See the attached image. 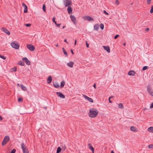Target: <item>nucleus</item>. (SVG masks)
<instances>
[{
	"label": "nucleus",
	"instance_id": "2",
	"mask_svg": "<svg viewBox=\"0 0 153 153\" xmlns=\"http://www.w3.org/2000/svg\"><path fill=\"white\" fill-rule=\"evenodd\" d=\"M21 147L23 151V153H29L28 149L27 148L25 143H22L21 145Z\"/></svg>",
	"mask_w": 153,
	"mask_h": 153
},
{
	"label": "nucleus",
	"instance_id": "20",
	"mask_svg": "<svg viewBox=\"0 0 153 153\" xmlns=\"http://www.w3.org/2000/svg\"><path fill=\"white\" fill-rule=\"evenodd\" d=\"M88 147L89 149H90L92 151V152H94V148L93 147L91 144H88Z\"/></svg>",
	"mask_w": 153,
	"mask_h": 153
},
{
	"label": "nucleus",
	"instance_id": "10",
	"mask_svg": "<svg viewBox=\"0 0 153 153\" xmlns=\"http://www.w3.org/2000/svg\"><path fill=\"white\" fill-rule=\"evenodd\" d=\"M2 30L8 35L10 34V32L5 27H3L1 28Z\"/></svg>",
	"mask_w": 153,
	"mask_h": 153
},
{
	"label": "nucleus",
	"instance_id": "8",
	"mask_svg": "<svg viewBox=\"0 0 153 153\" xmlns=\"http://www.w3.org/2000/svg\"><path fill=\"white\" fill-rule=\"evenodd\" d=\"M84 19L86 20H88L89 21H94V19L92 17L89 16H83Z\"/></svg>",
	"mask_w": 153,
	"mask_h": 153
},
{
	"label": "nucleus",
	"instance_id": "38",
	"mask_svg": "<svg viewBox=\"0 0 153 153\" xmlns=\"http://www.w3.org/2000/svg\"><path fill=\"white\" fill-rule=\"evenodd\" d=\"M149 149H153V144H151L148 146Z\"/></svg>",
	"mask_w": 153,
	"mask_h": 153
},
{
	"label": "nucleus",
	"instance_id": "34",
	"mask_svg": "<svg viewBox=\"0 0 153 153\" xmlns=\"http://www.w3.org/2000/svg\"><path fill=\"white\" fill-rule=\"evenodd\" d=\"M100 28L102 29V30H103L104 29V25H103V24L102 23H101L100 25Z\"/></svg>",
	"mask_w": 153,
	"mask_h": 153
},
{
	"label": "nucleus",
	"instance_id": "35",
	"mask_svg": "<svg viewBox=\"0 0 153 153\" xmlns=\"http://www.w3.org/2000/svg\"><path fill=\"white\" fill-rule=\"evenodd\" d=\"M0 57L4 60H5L6 59V57L0 54Z\"/></svg>",
	"mask_w": 153,
	"mask_h": 153
},
{
	"label": "nucleus",
	"instance_id": "5",
	"mask_svg": "<svg viewBox=\"0 0 153 153\" xmlns=\"http://www.w3.org/2000/svg\"><path fill=\"white\" fill-rule=\"evenodd\" d=\"M63 3L65 7L71 5L72 2L71 0H63Z\"/></svg>",
	"mask_w": 153,
	"mask_h": 153
},
{
	"label": "nucleus",
	"instance_id": "29",
	"mask_svg": "<svg viewBox=\"0 0 153 153\" xmlns=\"http://www.w3.org/2000/svg\"><path fill=\"white\" fill-rule=\"evenodd\" d=\"M65 82L64 81H62L61 82V83H60V87H61V88H62L65 85Z\"/></svg>",
	"mask_w": 153,
	"mask_h": 153
},
{
	"label": "nucleus",
	"instance_id": "16",
	"mask_svg": "<svg viewBox=\"0 0 153 153\" xmlns=\"http://www.w3.org/2000/svg\"><path fill=\"white\" fill-rule=\"evenodd\" d=\"M103 47L105 50L108 53H109L110 52V47L108 46H103Z\"/></svg>",
	"mask_w": 153,
	"mask_h": 153
},
{
	"label": "nucleus",
	"instance_id": "47",
	"mask_svg": "<svg viewBox=\"0 0 153 153\" xmlns=\"http://www.w3.org/2000/svg\"><path fill=\"white\" fill-rule=\"evenodd\" d=\"M119 1L118 0H116L115 3L116 4H119Z\"/></svg>",
	"mask_w": 153,
	"mask_h": 153
},
{
	"label": "nucleus",
	"instance_id": "56",
	"mask_svg": "<svg viewBox=\"0 0 153 153\" xmlns=\"http://www.w3.org/2000/svg\"><path fill=\"white\" fill-rule=\"evenodd\" d=\"M111 153H114V152L113 150H112L111 151Z\"/></svg>",
	"mask_w": 153,
	"mask_h": 153
},
{
	"label": "nucleus",
	"instance_id": "49",
	"mask_svg": "<svg viewBox=\"0 0 153 153\" xmlns=\"http://www.w3.org/2000/svg\"><path fill=\"white\" fill-rule=\"evenodd\" d=\"M150 108H153V102H152L151 105L150 106Z\"/></svg>",
	"mask_w": 153,
	"mask_h": 153
},
{
	"label": "nucleus",
	"instance_id": "12",
	"mask_svg": "<svg viewBox=\"0 0 153 153\" xmlns=\"http://www.w3.org/2000/svg\"><path fill=\"white\" fill-rule=\"evenodd\" d=\"M83 97L85 99H87L89 102H93V100L91 98L89 97H88V96H87L84 95H83Z\"/></svg>",
	"mask_w": 153,
	"mask_h": 153
},
{
	"label": "nucleus",
	"instance_id": "60",
	"mask_svg": "<svg viewBox=\"0 0 153 153\" xmlns=\"http://www.w3.org/2000/svg\"><path fill=\"white\" fill-rule=\"evenodd\" d=\"M44 108H45V107H44Z\"/></svg>",
	"mask_w": 153,
	"mask_h": 153
},
{
	"label": "nucleus",
	"instance_id": "50",
	"mask_svg": "<svg viewBox=\"0 0 153 153\" xmlns=\"http://www.w3.org/2000/svg\"><path fill=\"white\" fill-rule=\"evenodd\" d=\"M86 46L88 48L89 47V44L87 43V42L86 41Z\"/></svg>",
	"mask_w": 153,
	"mask_h": 153
},
{
	"label": "nucleus",
	"instance_id": "32",
	"mask_svg": "<svg viewBox=\"0 0 153 153\" xmlns=\"http://www.w3.org/2000/svg\"><path fill=\"white\" fill-rule=\"evenodd\" d=\"M148 68H149V67L148 66H144L143 67V68H142V71H144L146 70V69H148Z\"/></svg>",
	"mask_w": 153,
	"mask_h": 153
},
{
	"label": "nucleus",
	"instance_id": "23",
	"mask_svg": "<svg viewBox=\"0 0 153 153\" xmlns=\"http://www.w3.org/2000/svg\"><path fill=\"white\" fill-rule=\"evenodd\" d=\"M74 64V62H69L67 63V65L69 67L72 68L73 67Z\"/></svg>",
	"mask_w": 153,
	"mask_h": 153
},
{
	"label": "nucleus",
	"instance_id": "41",
	"mask_svg": "<svg viewBox=\"0 0 153 153\" xmlns=\"http://www.w3.org/2000/svg\"><path fill=\"white\" fill-rule=\"evenodd\" d=\"M150 12L151 13H153V6H152L151 9L150 11Z\"/></svg>",
	"mask_w": 153,
	"mask_h": 153
},
{
	"label": "nucleus",
	"instance_id": "57",
	"mask_svg": "<svg viewBox=\"0 0 153 153\" xmlns=\"http://www.w3.org/2000/svg\"><path fill=\"white\" fill-rule=\"evenodd\" d=\"M126 45V43H124L123 44V45L124 46H125Z\"/></svg>",
	"mask_w": 153,
	"mask_h": 153
},
{
	"label": "nucleus",
	"instance_id": "13",
	"mask_svg": "<svg viewBox=\"0 0 153 153\" xmlns=\"http://www.w3.org/2000/svg\"><path fill=\"white\" fill-rule=\"evenodd\" d=\"M22 6L24 8V12L25 13H27V6L24 3H22Z\"/></svg>",
	"mask_w": 153,
	"mask_h": 153
},
{
	"label": "nucleus",
	"instance_id": "36",
	"mask_svg": "<svg viewBox=\"0 0 153 153\" xmlns=\"http://www.w3.org/2000/svg\"><path fill=\"white\" fill-rule=\"evenodd\" d=\"M42 9L44 11H46V6L45 4H44L42 6Z\"/></svg>",
	"mask_w": 153,
	"mask_h": 153
},
{
	"label": "nucleus",
	"instance_id": "43",
	"mask_svg": "<svg viewBox=\"0 0 153 153\" xmlns=\"http://www.w3.org/2000/svg\"><path fill=\"white\" fill-rule=\"evenodd\" d=\"M25 25L27 27H29L31 26V24H25Z\"/></svg>",
	"mask_w": 153,
	"mask_h": 153
},
{
	"label": "nucleus",
	"instance_id": "28",
	"mask_svg": "<svg viewBox=\"0 0 153 153\" xmlns=\"http://www.w3.org/2000/svg\"><path fill=\"white\" fill-rule=\"evenodd\" d=\"M20 86L22 90L24 91H26L27 90L26 88L23 85H21Z\"/></svg>",
	"mask_w": 153,
	"mask_h": 153
},
{
	"label": "nucleus",
	"instance_id": "48",
	"mask_svg": "<svg viewBox=\"0 0 153 153\" xmlns=\"http://www.w3.org/2000/svg\"><path fill=\"white\" fill-rule=\"evenodd\" d=\"M149 30V28H146L145 29V30L146 31H148Z\"/></svg>",
	"mask_w": 153,
	"mask_h": 153
},
{
	"label": "nucleus",
	"instance_id": "44",
	"mask_svg": "<svg viewBox=\"0 0 153 153\" xmlns=\"http://www.w3.org/2000/svg\"><path fill=\"white\" fill-rule=\"evenodd\" d=\"M151 0H147V3L148 4H150L151 3Z\"/></svg>",
	"mask_w": 153,
	"mask_h": 153
},
{
	"label": "nucleus",
	"instance_id": "54",
	"mask_svg": "<svg viewBox=\"0 0 153 153\" xmlns=\"http://www.w3.org/2000/svg\"><path fill=\"white\" fill-rule=\"evenodd\" d=\"M64 41L65 42H66L67 43V44H68V43L67 42V40H66V39H64Z\"/></svg>",
	"mask_w": 153,
	"mask_h": 153
},
{
	"label": "nucleus",
	"instance_id": "14",
	"mask_svg": "<svg viewBox=\"0 0 153 153\" xmlns=\"http://www.w3.org/2000/svg\"><path fill=\"white\" fill-rule=\"evenodd\" d=\"M70 18L71 21L74 22V23H76V18L74 16L71 15L70 16Z\"/></svg>",
	"mask_w": 153,
	"mask_h": 153
},
{
	"label": "nucleus",
	"instance_id": "52",
	"mask_svg": "<svg viewBox=\"0 0 153 153\" xmlns=\"http://www.w3.org/2000/svg\"><path fill=\"white\" fill-rule=\"evenodd\" d=\"M93 87L94 88H96V84L94 83L93 85Z\"/></svg>",
	"mask_w": 153,
	"mask_h": 153
},
{
	"label": "nucleus",
	"instance_id": "1",
	"mask_svg": "<svg viewBox=\"0 0 153 153\" xmlns=\"http://www.w3.org/2000/svg\"><path fill=\"white\" fill-rule=\"evenodd\" d=\"M98 113V111L96 109L92 108L89 110L88 115L90 117L94 118L97 116Z\"/></svg>",
	"mask_w": 153,
	"mask_h": 153
},
{
	"label": "nucleus",
	"instance_id": "46",
	"mask_svg": "<svg viewBox=\"0 0 153 153\" xmlns=\"http://www.w3.org/2000/svg\"><path fill=\"white\" fill-rule=\"evenodd\" d=\"M119 36V35H118V34H117L114 37V39H116Z\"/></svg>",
	"mask_w": 153,
	"mask_h": 153
},
{
	"label": "nucleus",
	"instance_id": "37",
	"mask_svg": "<svg viewBox=\"0 0 153 153\" xmlns=\"http://www.w3.org/2000/svg\"><path fill=\"white\" fill-rule=\"evenodd\" d=\"M61 146L62 148V149L63 150H65L66 149V147L65 145L64 144H62V145H61Z\"/></svg>",
	"mask_w": 153,
	"mask_h": 153
},
{
	"label": "nucleus",
	"instance_id": "45",
	"mask_svg": "<svg viewBox=\"0 0 153 153\" xmlns=\"http://www.w3.org/2000/svg\"><path fill=\"white\" fill-rule=\"evenodd\" d=\"M103 13L105 15H108V13L105 10L103 11Z\"/></svg>",
	"mask_w": 153,
	"mask_h": 153
},
{
	"label": "nucleus",
	"instance_id": "11",
	"mask_svg": "<svg viewBox=\"0 0 153 153\" xmlns=\"http://www.w3.org/2000/svg\"><path fill=\"white\" fill-rule=\"evenodd\" d=\"M22 59L25 61L27 65H30V62L26 57L23 58Z\"/></svg>",
	"mask_w": 153,
	"mask_h": 153
},
{
	"label": "nucleus",
	"instance_id": "51",
	"mask_svg": "<svg viewBox=\"0 0 153 153\" xmlns=\"http://www.w3.org/2000/svg\"><path fill=\"white\" fill-rule=\"evenodd\" d=\"M3 120L2 117L1 115H0V120Z\"/></svg>",
	"mask_w": 153,
	"mask_h": 153
},
{
	"label": "nucleus",
	"instance_id": "26",
	"mask_svg": "<svg viewBox=\"0 0 153 153\" xmlns=\"http://www.w3.org/2000/svg\"><path fill=\"white\" fill-rule=\"evenodd\" d=\"M17 68L16 67H15L10 69V71L11 72H16L17 71Z\"/></svg>",
	"mask_w": 153,
	"mask_h": 153
},
{
	"label": "nucleus",
	"instance_id": "31",
	"mask_svg": "<svg viewBox=\"0 0 153 153\" xmlns=\"http://www.w3.org/2000/svg\"><path fill=\"white\" fill-rule=\"evenodd\" d=\"M62 148L60 147L57 148L56 151V153H59L62 150Z\"/></svg>",
	"mask_w": 153,
	"mask_h": 153
},
{
	"label": "nucleus",
	"instance_id": "19",
	"mask_svg": "<svg viewBox=\"0 0 153 153\" xmlns=\"http://www.w3.org/2000/svg\"><path fill=\"white\" fill-rule=\"evenodd\" d=\"M52 78L51 76H48L47 79V82L48 84H50L52 82Z\"/></svg>",
	"mask_w": 153,
	"mask_h": 153
},
{
	"label": "nucleus",
	"instance_id": "27",
	"mask_svg": "<svg viewBox=\"0 0 153 153\" xmlns=\"http://www.w3.org/2000/svg\"><path fill=\"white\" fill-rule=\"evenodd\" d=\"M148 131L151 132L153 133V127H151L148 128Z\"/></svg>",
	"mask_w": 153,
	"mask_h": 153
},
{
	"label": "nucleus",
	"instance_id": "17",
	"mask_svg": "<svg viewBox=\"0 0 153 153\" xmlns=\"http://www.w3.org/2000/svg\"><path fill=\"white\" fill-rule=\"evenodd\" d=\"M67 10L68 14H71L72 13V9L71 7L70 6H68L67 8Z\"/></svg>",
	"mask_w": 153,
	"mask_h": 153
},
{
	"label": "nucleus",
	"instance_id": "9",
	"mask_svg": "<svg viewBox=\"0 0 153 153\" xmlns=\"http://www.w3.org/2000/svg\"><path fill=\"white\" fill-rule=\"evenodd\" d=\"M56 95L60 98L63 99H65V96L61 92H56Z\"/></svg>",
	"mask_w": 153,
	"mask_h": 153
},
{
	"label": "nucleus",
	"instance_id": "42",
	"mask_svg": "<svg viewBox=\"0 0 153 153\" xmlns=\"http://www.w3.org/2000/svg\"><path fill=\"white\" fill-rule=\"evenodd\" d=\"M16 151V150L15 149H13L12 151H11L10 153H15Z\"/></svg>",
	"mask_w": 153,
	"mask_h": 153
},
{
	"label": "nucleus",
	"instance_id": "7",
	"mask_svg": "<svg viewBox=\"0 0 153 153\" xmlns=\"http://www.w3.org/2000/svg\"><path fill=\"white\" fill-rule=\"evenodd\" d=\"M27 49L31 51H33L35 49V47L31 44L27 45Z\"/></svg>",
	"mask_w": 153,
	"mask_h": 153
},
{
	"label": "nucleus",
	"instance_id": "40",
	"mask_svg": "<svg viewBox=\"0 0 153 153\" xmlns=\"http://www.w3.org/2000/svg\"><path fill=\"white\" fill-rule=\"evenodd\" d=\"M113 97V96H111L109 97V98H108V100H109V102L110 103H112V101L110 100V99L112 98Z\"/></svg>",
	"mask_w": 153,
	"mask_h": 153
},
{
	"label": "nucleus",
	"instance_id": "55",
	"mask_svg": "<svg viewBox=\"0 0 153 153\" xmlns=\"http://www.w3.org/2000/svg\"><path fill=\"white\" fill-rule=\"evenodd\" d=\"M76 39H75V43H74V45H76Z\"/></svg>",
	"mask_w": 153,
	"mask_h": 153
},
{
	"label": "nucleus",
	"instance_id": "21",
	"mask_svg": "<svg viewBox=\"0 0 153 153\" xmlns=\"http://www.w3.org/2000/svg\"><path fill=\"white\" fill-rule=\"evenodd\" d=\"M53 84L54 87L55 88H58L59 87V85L56 82H54L53 81Z\"/></svg>",
	"mask_w": 153,
	"mask_h": 153
},
{
	"label": "nucleus",
	"instance_id": "24",
	"mask_svg": "<svg viewBox=\"0 0 153 153\" xmlns=\"http://www.w3.org/2000/svg\"><path fill=\"white\" fill-rule=\"evenodd\" d=\"M130 130L133 131H137V129L133 126L131 127Z\"/></svg>",
	"mask_w": 153,
	"mask_h": 153
},
{
	"label": "nucleus",
	"instance_id": "53",
	"mask_svg": "<svg viewBox=\"0 0 153 153\" xmlns=\"http://www.w3.org/2000/svg\"><path fill=\"white\" fill-rule=\"evenodd\" d=\"M71 53H72V54H74V52H73V50H72V49H71Z\"/></svg>",
	"mask_w": 153,
	"mask_h": 153
},
{
	"label": "nucleus",
	"instance_id": "30",
	"mask_svg": "<svg viewBox=\"0 0 153 153\" xmlns=\"http://www.w3.org/2000/svg\"><path fill=\"white\" fill-rule=\"evenodd\" d=\"M62 50L63 51L64 53V54L65 55V56H68V53L65 50V48H62Z\"/></svg>",
	"mask_w": 153,
	"mask_h": 153
},
{
	"label": "nucleus",
	"instance_id": "3",
	"mask_svg": "<svg viewBox=\"0 0 153 153\" xmlns=\"http://www.w3.org/2000/svg\"><path fill=\"white\" fill-rule=\"evenodd\" d=\"M10 140V137L8 136H5L2 142L1 145L2 146H4Z\"/></svg>",
	"mask_w": 153,
	"mask_h": 153
},
{
	"label": "nucleus",
	"instance_id": "58",
	"mask_svg": "<svg viewBox=\"0 0 153 153\" xmlns=\"http://www.w3.org/2000/svg\"><path fill=\"white\" fill-rule=\"evenodd\" d=\"M58 44H57L56 45V47H58Z\"/></svg>",
	"mask_w": 153,
	"mask_h": 153
},
{
	"label": "nucleus",
	"instance_id": "15",
	"mask_svg": "<svg viewBox=\"0 0 153 153\" xmlns=\"http://www.w3.org/2000/svg\"><path fill=\"white\" fill-rule=\"evenodd\" d=\"M52 21L54 23L56 26L58 27H59L61 25L60 24H57L56 22L55 21V17H53L52 19Z\"/></svg>",
	"mask_w": 153,
	"mask_h": 153
},
{
	"label": "nucleus",
	"instance_id": "33",
	"mask_svg": "<svg viewBox=\"0 0 153 153\" xmlns=\"http://www.w3.org/2000/svg\"><path fill=\"white\" fill-rule=\"evenodd\" d=\"M118 106L120 108H123V105L121 103H120L119 104Z\"/></svg>",
	"mask_w": 153,
	"mask_h": 153
},
{
	"label": "nucleus",
	"instance_id": "18",
	"mask_svg": "<svg viewBox=\"0 0 153 153\" xmlns=\"http://www.w3.org/2000/svg\"><path fill=\"white\" fill-rule=\"evenodd\" d=\"M135 74V72L134 71H129L128 73V74L129 76H134Z\"/></svg>",
	"mask_w": 153,
	"mask_h": 153
},
{
	"label": "nucleus",
	"instance_id": "4",
	"mask_svg": "<svg viewBox=\"0 0 153 153\" xmlns=\"http://www.w3.org/2000/svg\"><path fill=\"white\" fill-rule=\"evenodd\" d=\"M147 91L152 96H153V90L150 85H148L147 87Z\"/></svg>",
	"mask_w": 153,
	"mask_h": 153
},
{
	"label": "nucleus",
	"instance_id": "22",
	"mask_svg": "<svg viewBox=\"0 0 153 153\" xmlns=\"http://www.w3.org/2000/svg\"><path fill=\"white\" fill-rule=\"evenodd\" d=\"M99 28V25L98 24H96L94 26V30H98Z\"/></svg>",
	"mask_w": 153,
	"mask_h": 153
},
{
	"label": "nucleus",
	"instance_id": "59",
	"mask_svg": "<svg viewBox=\"0 0 153 153\" xmlns=\"http://www.w3.org/2000/svg\"><path fill=\"white\" fill-rule=\"evenodd\" d=\"M65 27V26H63L62 27V28L63 29Z\"/></svg>",
	"mask_w": 153,
	"mask_h": 153
},
{
	"label": "nucleus",
	"instance_id": "6",
	"mask_svg": "<svg viewBox=\"0 0 153 153\" xmlns=\"http://www.w3.org/2000/svg\"><path fill=\"white\" fill-rule=\"evenodd\" d=\"M10 45L12 48L16 49H18L19 47V45L18 43H16L15 42H12Z\"/></svg>",
	"mask_w": 153,
	"mask_h": 153
},
{
	"label": "nucleus",
	"instance_id": "25",
	"mask_svg": "<svg viewBox=\"0 0 153 153\" xmlns=\"http://www.w3.org/2000/svg\"><path fill=\"white\" fill-rule=\"evenodd\" d=\"M17 64L21 66H23L25 65V63L24 62H23L22 61H19L18 63Z\"/></svg>",
	"mask_w": 153,
	"mask_h": 153
},
{
	"label": "nucleus",
	"instance_id": "39",
	"mask_svg": "<svg viewBox=\"0 0 153 153\" xmlns=\"http://www.w3.org/2000/svg\"><path fill=\"white\" fill-rule=\"evenodd\" d=\"M18 101L19 102H22L23 101V99L22 98H19L18 99Z\"/></svg>",
	"mask_w": 153,
	"mask_h": 153
},
{
	"label": "nucleus",
	"instance_id": "61",
	"mask_svg": "<svg viewBox=\"0 0 153 153\" xmlns=\"http://www.w3.org/2000/svg\"><path fill=\"white\" fill-rule=\"evenodd\" d=\"M92 153H94V152H92Z\"/></svg>",
	"mask_w": 153,
	"mask_h": 153
}]
</instances>
